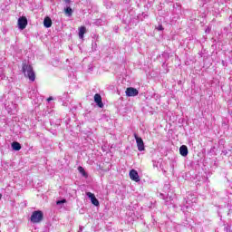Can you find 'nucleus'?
<instances>
[{
    "label": "nucleus",
    "instance_id": "obj_3",
    "mask_svg": "<svg viewBox=\"0 0 232 232\" xmlns=\"http://www.w3.org/2000/svg\"><path fill=\"white\" fill-rule=\"evenodd\" d=\"M134 138L136 139V143L138 147L139 151H144V140H142V138L139 137L137 133H134Z\"/></svg>",
    "mask_w": 232,
    "mask_h": 232
},
{
    "label": "nucleus",
    "instance_id": "obj_11",
    "mask_svg": "<svg viewBox=\"0 0 232 232\" xmlns=\"http://www.w3.org/2000/svg\"><path fill=\"white\" fill-rule=\"evenodd\" d=\"M84 34H86V27L82 25L79 27V37L80 39H84Z\"/></svg>",
    "mask_w": 232,
    "mask_h": 232
},
{
    "label": "nucleus",
    "instance_id": "obj_2",
    "mask_svg": "<svg viewBox=\"0 0 232 232\" xmlns=\"http://www.w3.org/2000/svg\"><path fill=\"white\" fill-rule=\"evenodd\" d=\"M44 218V214L43 213V211L35 210L31 215L30 219H31V222H33V224H39L40 222H43Z\"/></svg>",
    "mask_w": 232,
    "mask_h": 232
},
{
    "label": "nucleus",
    "instance_id": "obj_12",
    "mask_svg": "<svg viewBox=\"0 0 232 232\" xmlns=\"http://www.w3.org/2000/svg\"><path fill=\"white\" fill-rule=\"evenodd\" d=\"M11 147H12V150H14V151L21 150V143L17 141H14L13 143H11Z\"/></svg>",
    "mask_w": 232,
    "mask_h": 232
},
{
    "label": "nucleus",
    "instance_id": "obj_14",
    "mask_svg": "<svg viewBox=\"0 0 232 232\" xmlns=\"http://www.w3.org/2000/svg\"><path fill=\"white\" fill-rule=\"evenodd\" d=\"M66 15H68V17H72V14H73V10L72 9V7H67L64 10Z\"/></svg>",
    "mask_w": 232,
    "mask_h": 232
},
{
    "label": "nucleus",
    "instance_id": "obj_5",
    "mask_svg": "<svg viewBox=\"0 0 232 232\" xmlns=\"http://www.w3.org/2000/svg\"><path fill=\"white\" fill-rule=\"evenodd\" d=\"M28 26V19L25 16H22L18 19V27L20 30H24Z\"/></svg>",
    "mask_w": 232,
    "mask_h": 232
},
{
    "label": "nucleus",
    "instance_id": "obj_7",
    "mask_svg": "<svg viewBox=\"0 0 232 232\" xmlns=\"http://www.w3.org/2000/svg\"><path fill=\"white\" fill-rule=\"evenodd\" d=\"M94 102H96L99 108H104V103H102V97L101 96V94L96 93L94 95Z\"/></svg>",
    "mask_w": 232,
    "mask_h": 232
},
{
    "label": "nucleus",
    "instance_id": "obj_8",
    "mask_svg": "<svg viewBox=\"0 0 232 232\" xmlns=\"http://www.w3.org/2000/svg\"><path fill=\"white\" fill-rule=\"evenodd\" d=\"M86 195L87 197H89V198H91V202L92 204H93V206H99V199L95 198V194L92 192H87Z\"/></svg>",
    "mask_w": 232,
    "mask_h": 232
},
{
    "label": "nucleus",
    "instance_id": "obj_17",
    "mask_svg": "<svg viewBox=\"0 0 232 232\" xmlns=\"http://www.w3.org/2000/svg\"><path fill=\"white\" fill-rule=\"evenodd\" d=\"M50 101H53V97L47 98V102H50Z\"/></svg>",
    "mask_w": 232,
    "mask_h": 232
},
{
    "label": "nucleus",
    "instance_id": "obj_1",
    "mask_svg": "<svg viewBox=\"0 0 232 232\" xmlns=\"http://www.w3.org/2000/svg\"><path fill=\"white\" fill-rule=\"evenodd\" d=\"M22 72L25 77L29 79L32 82L35 81V72H34V67L26 63L22 64Z\"/></svg>",
    "mask_w": 232,
    "mask_h": 232
},
{
    "label": "nucleus",
    "instance_id": "obj_18",
    "mask_svg": "<svg viewBox=\"0 0 232 232\" xmlns=\"http://www.w3.org/2000/svg\"><path fill=\"white\" fill-rule=\"evenodd\" d=\"M72 0H65V3L70 4Z\"/></svg>",
    "mask_w": 232,
    "mask_h": 232
},
{
    "label": "nucleus",
    "instance_id": "obj_9",
    "mask_svg": "<svg viewBox=\"0 0 232 232\" xmlns=\"http://www.w3.org/2000/svg\"><path fill=\"white\" fill-rule=\"evenodd\" d=\"M188 146L182 145L179 148V154L181 155V157H188Z\"/></svg>",
    "mask_w": 232,
    "mask_h": 232
},
{
    "label": "nucleus",
    "instance_id": "obj_15",
    "mask_svg": "<svg viewBox=\"0 0 232 232\" xmlns=\"http://www.w3.org/2000/svg\"><path fill=\"white\" fill-rule=\"evenodd\" d=\"M57 206L61 205V204H66V199H62V200H58L56 201Z\"/></svg>",
    "mask_w": 232,
    "mask_h": 232
},
{
    "label": "nucleus",
    "instance_id": "obj_16",
    "mask_svg": "<svg viewBox=\"0 0 232 232\" xmlns=\"http://www.w3.org/2000/svg\"><path fill=\"white\" fill-rule=\"evenodd\" d=\"M157 30L162 31V30H164V27L162 26V24H160V25L157 27Z\"/></svg>",
    "mask_w": 232,
    "mask_h": 232
},
{
    "label": "nucleus",
    "instance_id": "obj_10",
    "mask_svg": "<svg viewBox=\"0 0 232 232\" xmlns=\"http://www.w3.org/2000/svg\"><path fill=\"white\" fill-rule=\"evenodd\" d=\"M44 26L45 28H52V18H50V16H46L44 19Z\"/></svg>",
    "mask_w": 232,
    "mask_h": 232
},
{
    "label": "nucleus",
    "instance_id": "obj_19",
    "mask_svg": "<svg viewBox=\"0 0 232 232\" xmlns=\"http://www.w3.org/2000/svg\"><path fill=\"white\" fill-rule=\"evenodd\" d=\"M1 198H3V194H0V200H1Z\"/></svg>",
    "mask_w": 232,
    "mask_h": 232
},
{
    "label": "nucleus",
    "instance_id": "obj_6",
    "mask_svg": "<svg viewBox=\"0 0 232 232\" xmlns=\"http://www.w3.org/2000/svg\"><path fill=\"white\" fill-rule=\"evenodd\" d=\"M129 177L130 180H133L134 182H140V178L139 177V172L135 169H131L129 173Z\"/></svg>",
    "mask_w": 232,
    "mask_h": 232
},
{
    "label": "nucleus",
    "instance_id": "obj_4",
    "mask_svg": "<svg viewBox=\"0 0 232 232\" xmlns=\"http://www.w3.org/2000/svg\"><path fill=\"white\" fill-rule=\"evenodd\" d=\"M127 97H137L139 95V90L133 87H128L125 91Z\"/></svg>",
    "mask_w": 232,
    "mask_h": 232
},
{
    "label": "nucleus",
    "instance_id": "obj_13",
    "mask_svg": "<svg viewBox=\"0 0 232 232\" xmlns=\"http://www.w3.org/2000/svg\"><path fill=\"white\" fill-rule=\"evenodd\" d=\"M78 171L82 175V177H85V179H88V173H86V170H84V168H82V166H79Z\"/></svg>",
    "mask_w": 232,
    "mask_h": 232
}]
</instances>
